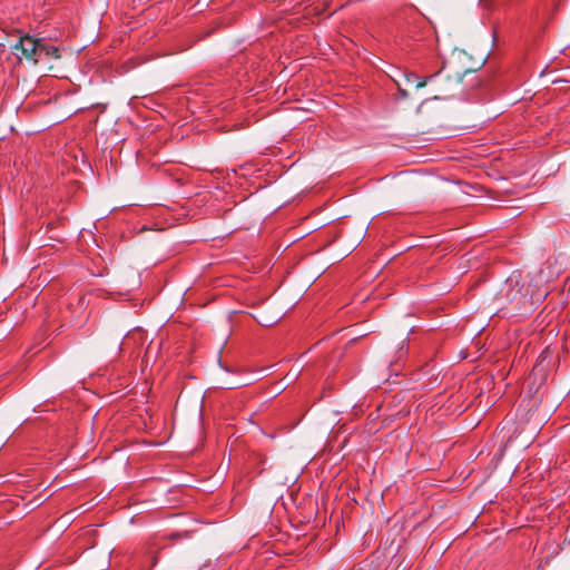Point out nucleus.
Segmentation results:
<instances>
[{
    "mask_svg": "<svg viewBox=\"0 0 570 570\" xmlns=\"http://www.w3.org/2000/svg\"><path fill=\"white\" fill-rule=\"evenodd\" d=\"M42 49L49 50L39 39L24 35L20 37L19 41L12 47V52L20 60L26 58L37 63L42 55Z\"/></svg>",
    "mask_w": 570,
    "mask_h": 570,
    "instance_id": "f257e3e1",
    "label": "nucleus"
},
{
    "mask_svg": "<svg viewBox=\"0 0 570 570\" xmlns=\"http://www.w3.org/2000/svg\"><path fill=\"white\" fill-rule=\"evenodd\" d=\"M254 317L257 321V323L261 324L262 326H272L273 324H275L279 320L278 315L265 316L261 312H258Z\"/></svg>",
    "mask_w": 570,
    "mask_h": 570,
    "instance_id": "f03ea898",
    "label": "nucleus"
},
{
    "mask_svg": "<svg viewBox=\"0 0 570 570\" xmlns=\"http://www.w3.org/2000/svg\"><path fill=\"white\" fill-rule=\"evenodd\" d=\"M405 78H406L407 82L414 81L416 89L423 88L426 85V78H420V77L415 76L414 73H410V75L405 76Z\"/></svg>",
    "mask_w": 570,
    "mask_h": 570,
    "instance_id": "7ed1b4c3",
    "label": "nucleus"
},
{
    "mask_svg": "<svg viewBox=\"0 0 570 570\" xmlns=\"http://www.w3.org/2000/svg\"><path fill=\"white\" fill-rule=\"evenodd\" d=\"M45 46H46L47 48H49V50H47V49H42V55H46V56H48V57H53V58H59V57H60V56H59V50H58V48H57V47H55V46H49V45H46V43H45Z\"/></svg>",
    "mask_w": 570,
    "mask_h": 570,
    "instance_id": "20e7f679",
    "label": "nucleus"
},
{
    "mask_svg": "<svg viewBox=\"0 0 570 570\" xmlns=\"http://www.w3.org/2000/svg\"><path fill=\"white\" fill-rule=\"evenodd\" d=\"M399 92H400L403 97H406V96H407L406 91H405V90H403V89H401V88H399Z\"/></svg>",
    "mask_w": 570,
    "mask_h": 570,
    "instance_id": "39448f33",
    "label": "nucleus"
}]
</instances>
